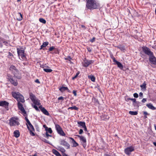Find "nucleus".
<instances>
[{
  "instance_id": "obj_52",
  "label": "nucleus",
  "mask_w": 156,
  "mask_h": 156,
  "mask_svg": "<svg viewBox=\"0 0 156 156\" xmlns=\"http://www.w3.org/2000/svg\"><path fill=\"white\" fill-rule=\"evenodd\" d=\"M83 132V129H80L79 131V134H81Z\"/></svg>"
},
{
  "instance_id": "obj_41",
  "label": "nucleus",
  "mask_w": 156,
  "mask_h": 156,
  "mask_svg": "<svg viewBox=\"0 0 156 156\" xmlns=\"http://www.w3.org/2000/svg\"><path fill=\"white\" fill-rule=\"evenodd\" d=\"M8 54H9V55L8 56V58H11V56H13L12 54L10 52H8Z\"/></svg>"
},
{
  "instance_id": "obj_18",
  "label": "nucleus",
  "mask_w": 156,
  "mask_h": 156,
  "mask_svg": "<svg viewBox=\"0 0 156 156\" xmlns=\"http://www.w3.org/2000/svg\"><path fill=\"white\" fill-rule=\"evenodd\" d=\"M59 90L62 92H63L66 90L68 92H70V90L67 87L62 86L59 89Z\"/></svg>"
},
{
  "instance_id": "obj_47",
  "label": "nucleus",
  "mask_w": 156,
  "mask_h": 156,
  "mask_svg": "<svg viewBox=\"0 0 156 156\" xmlns=\"http://www.w3.org/2000/svg\"><path fill=\"white\" fill-rule=\"evenodd\" d=\"M66 60H68L69 61H70L72 59V58L70 56H68L67 58H66L65 59Z\"/></svg>"
},
{
  "instance_id": "obj_50",
  "label": "nucleus",
  "mask_w": 156,
  "mask_h": 156,
  "mask_svg": "<svg viewBox=\"0 0 156 156\" xmlns=\"http://www.w3.org/2000/svg\"><path fill=\"white\" fill-rule=\"evenodd\" d=\"M43 127L45 129V130L47 131V130L48 129V127L46 126L45 125H43Z\"/></svg>"
},
{
  "instance_id": "obj_30",
  "label": "nucleus",
  "mask_w": 156,
  "mask_h": 156,
  "mask_svg": "<svg viewBox=\"0 0 156 156\" xmlns=\"http://www.w3.org/2000/svg\"><path fill=\"white\" fill-rule=\"evenodd\" d=\"M129 114L132 115H136L137 114L138 112L136 111L133 112L130 111L129 112Z\"/></svg>"
},
{
  "instance_id": "obj_11",
  "label": "nucleus",
  "mask_w": 156,
  "mask_h": 156,
  "mask_svg": "<svg viewBox=\"0 0 156 156\" xmlns=\"http://www.w3.org/2000/svg\"><path fill=\"white\" fill-rule=\"evenodd\" d=\"M60 144L64 146L66 149H69L70 148L69 144L65 140L61 139L60 140Z\"/></svg>"
},
{
  "instance_id": "obj_39",
  "label": "nucleus",
  "mask_w": 156,
  "mask_h": 156,
  "mask_svg": "<svg viewBox=\"0 0 156 156\" xmlns=\"http://www.w3.org/2000/svg\"><path fill=\"white\" fill-rule=\"evenodd\" d=\"M47 132L50 134H51L52 133V131L51 128H48V129L47 130Z\"/></svg>"
},
{
  "instance_id": "obj_14",
  "label": "nucleus",
  "mask_w": 156,
  "mask_h": 156,
  "mask_svg": "<svg viewBox=\"0 0 156 156\" xmlns=\"http://www.w3.org/2000/svg\"><path fill=\"white\" fill-rule=\"evenodd\" d=\"M39 108L40 109L41 111L44 115L48 116L49 115V113L48 112L45 108H44L43 107L42 105H40L39 106Z\"/></svg>"
},
{
  "instance_id": "obj_59",
  "label": "nucleus",
  "mask_w": 156,
  "mask_h": 156,
  "mask_svg": "<svg viewBox=\"0 0 156 156\" xmlns=\"http://www.w3.org/2000/svg\"><path fill=\"white\" fill-rule=\"evenodd\" d=\"M143 114L144 115L146 116L147 115H148V113L147 112L144 111L143 112Z\"/></svg>"
},
{
  "instance_id": "obj_16",
  "label": "nucleus",
  "mask_w": 156,
  "mask_h": 156,
  "mask_svg": "<svg viewBox=\"0 0 156 156\" xmlns=\"http://www.w3.org/2000/svg\"><path fill=\"white\" fill-rule=\"evenodd\" d=\"M31 101L34 104V105H40L41 103L40 101L38 99H36V98H30Z\"/></svg>"
},
{
  "instance_id": "obj_25",
  "label": "nucleus",
  "mask_w": 156,
  "mask_h": 156,
  "mask_svg": "<svg viewBox=\"0 0 156 156\" xmlns=\"http://www.w3.org/2000/svg\"><path fill=\"white\" fill-rule=\"evenodd\" d=\"M52 152L56 156H62L60 153L55 149H53L52 151Z\"/></svg>"
},
{
  "instance_id": "obj_2",
  "label": "nucleus",
  "mask_w": 156,
  "mask_h": 156,
  "mask_svg": "<svg viewBox=\"0 0 156 156\" xmlns=\"http://www.w3.org/2000/svg\"><path fill=\"white\" fill-rule=\"evenodd\" d=\"M86 8L87 10H92L98 9L100 7L99 3L96 0H86Z\"/></svg>"
},
{
  "instance_id": "obj_5",
  "label": "nucleus",
  "mask_w": 156,
  "mask_h": 156,
  "mask_svg": "<svg viewBox=\"0 0 156 156\" xmlns=\"http://www.w3.org/2000/svg\"><path fill=\"white\" fill-rule=\"evenodd\" d=\"M17 101H18V109L20 110L21 111L23 114L27 115V112L24 109L23 105L20 102L22 103H24L25 101L24 98H16Z\"/></svg>"
},
{
  "instance_id": "obj_38",
  "label": "nucleus",
  "mask_w": 156,
  "mask_h": 156,
  "mask_svg": "<svg viewBox=\"0 0 156 156\" xmlns=\"http://www.w3.org/2000/svg\"><path fill=\"white\" fill-rule=\"evenodd\" d=\"M2 43H3L6 46H8V42L7 41H5L4 38H3V41Z\"/></svg>"
},
{
  "instance_id": "obj_10",
  "label": "nucleus",
  "mask_w": 156,
  "mask_h": 156,
  "mask_svg": "<svg viewBox=\"0 0 156 156\" xmlns=\"http://www.w3.org/2000/svg\"><path fill=\"white\" fill-rule=\"evenodd\" d=\"M26 125L27 126V128L30 131V135L33 136H35V134L34 133L35 131V129L33 126L31 124L29 125H28L27 123H26Z\"/></svg>"
},
{
  "instance_id": "obj_24",
  "label": "nucleus",
  "mask_w": 156,
  "mask_h": 156,
  "mask_svg": "<svg viewBox=\"0 0 156 156\" xmlns=\"http://www.w3.org/2000/svg\"><path fill=\"white\" fill-rule=\"evenodd\" d=\"M146 106L148 108L151 110H154L156 109V108L154 107L151 103L147 104Z\"/></svg>"
},
{
  "instance_id": "obj_49",
  "label": "nucleus",
  "mask_w": 156,
  "mask_h": 156,
  "mask_svg": "<svg viewBox=\"0 0 156 156\" xmlns=\"http://www.w3.org/2000/svg\"><path fill=\"white\" fill-rule=\"evenodd\" d=\"M133 96L134 98H138V95L137 93H135L133 94Z\"/></svg>"
},
{
  "instance_id": "obj_48",
  "label": "nucleus",
  "mask_w": 156,
  "mask_h": 156,
  "mask_svg": "<svg viewBox=\"0 0 156 156\" xmlns=\"http://www.w3.org/2000/svg\"><path fill=\"white\" fill-rule=\"evenodd\" d=\"M30 98H35V96L31 93H30Z\"/></svg>"
},
{
  "instance_id": "obj_15",
  "label": "nucleus",
  "mask_w": 156,
  "mask_h": 156,
  "mask_svg": "<svg viewBox=\"0 0 156 156\" xmlns=\"http://www.w3.org/2000/svg\"><path fill=\"white\" fill-rule=\"evenodd\" d=\"M12 96L13 98H22L23 95L19 92H12Z\"/></svg>"
},
{
  "instance_id": "obj_63",
  "label": "nucleus",
  "mask_w": 156,
  "mask_h": 156,
  "mask_svg": "<svg viewBox=\"0 0 156 156\" xmlns=\"http://www.w3.org/2000/svg\"><path fill=\"white\" fill-rule=\"evenodd\" d=\"M130 99H131V98H125V100L126 101H128L129 100H130Z\"/></svg>"
},
{
  "instance_id": "obj_53",
  "label": "nucleus",
  "mask_w": 156,
  "mask_h": 156,
  "mask_svg": "<svg viewBox=\"0 0 156 156\" xmlns=\"http://www.w3.org/2000/svg\"><path fill=\"white\" fill-rule=\"evenodd\" d=\"M81 27L84 30H85L86 29V27L84 25H81Z\"/></svg>"
},
{
  "instance_id": "obj_62",
  "label": "nucleus",
  "mask_w": 156,
  "mask_h": 156,
  "mask_svg": "<svg viewBox=\"0 0 156 156\" xmlns=\"http://www.w3.org/2000/svg\"><path fill=\"white\" fill-rule=\"evenodd\" d=\"M139 95L140 97H142L143 96V94L142 92H140L139 93Z\"/></svg>"
},
{
  "instance_id": "obj_3",
  "label": "nucleus",
  "mask_w": 156,
  "mask_h": 156,
  "mask_svg": "<svg viewBox=\"0 0 156 156\" xmlns=\"http://www.w3.org/2000/svg\"><path fill=\"white\" fill-rule=\"evenodd\" d=\"M9 70L11 73L13 74L14 77L18 79H21V74L20 73L19 70L15 66L13 65L10 66Z\"/></svg>"
},
{
  "instance_id": "obj_8",
  "label": "nucleus",
  "mask_w": 156,
  "mask_h": 156,
  "mask_svg": "<svg viewBox=\"0 0 156 156\" xmlns=\"http://www.w3.org/2000/svg\"><path fill=\"white\" fill-rule=\"evenodd\" d=\"M55 128L58 133L62 136H65L66 134L60 126L58 124H55Z\"/></svg>"
},
{
  "instance_id": "obj_57",
  "label": "nucleus",
  "mask_w": 156,
  "mask_h": 156,
  "mask_svg": "<svg viewBox=\"0 0 156 156\" xmlns=\"http://www.w3.org/2000/svg\"><path fill=\"white\" fill-rule=\"evenodd\" d=\"M22 113L23 114V115L24 116H25V120L26 121L27 120V119H28L27 118V115H25V114H23V113Z\"/></svg>"
},
{
  "instance_id": "obj_7",
  "label": "nucleus",
  "mask_w": 156,
  "mask_h": 156,
  "mask_svg": "<svg viewBox=\"0 0 156 156\" xmlns=\"http://www.w3.org/2000/svg\"><path fill=\"white\" fill-rule=\"evenodd\" d=\"M7 79L8 81L9 82L15 86H17L18 84V83L17 80H14L13 78V77L10 74H8L7 75Z\"/></svg>"
},
{
  "instance_id": "obj_34",
  "label": "nucleus",
  "mask_w": 156,
  "mask_h": 156,
  "mask_svg": "<svg viewBox=\"0 0 156 156\" xmlns=\"http://www.w3.org/2000/svg\"><path fill=\"white\" fill-rule=\"evenodd\" d=\"M90 78L91 81L94 82L95 81V77L93 76H90Z\"/></svg>"
},
{
  "instance_id": "obj_55",
  "label": "nucleus",
  "mask_w": 156,
  "mask_h": 156,
  "mask_svg": "<svg viewBox=\"0 0 156 156\" xmlns=\"http://www.w3.org/2000/svg\"><path fill=\"white\" fill-rule=\"evenodd\" d=\"M27 122V124L28 125H29L30 124H31V123L30 122V121L29 120V119H27V120L26 121Z\"/></svg>"
},
{
  "instance_id": "obj_56",
  "label": "nucleus",
  "mask_w": 156,
  "mask_h": 156,
  "mask_svg": "<svg viewBox=\"0 0 156 156\" xmlns=\"http://www.w3.org/2000/svg\"><path fill=\"white\" fill-rule=\"evenodd\" d=\"M27 122V124L28 125H29L30 124H31V123L30 122V121L29 120V119H27V120L26 121Z\"/></svg>"
},
{
  "instance_id": "obj_43",
  "label": "nucleus",
  "mask_w": 156,
  "mask_h": 156,
  "mask_svg": "<svg viewBox=\"0 0 156 156\" xmlns=\"http://www.w3.org/2000/svg\"><path fill=\"white\" fill-rule=\"evenodd\" d=\"M45 135L46 136V137L47 138H48L49 136L51 137L52 136L51 135H50L48 134V132L47 131H46Z\"/></svg>"
},
{
  "instance_id": "obj_40",
  "label": "nucleus",
  "mask_w": 156,
  "mask_h": 156,
  "mask_svg": "<svg viewBox=\"0 0 156 156\" xmlns=\"http://www.w3.org/2000/svg\"><path fill=\"white\" fill-rule=\"evenodd\" d=\"M37 105H33V108H34L35 110L37 111H40V110L39 109H38V108L37 106Z\"/></svg>"
},
{
  "instance_id": "obj_23",
  "label": "nucleus",
  "mask_w": 156,
  "mask_h": 156,
  "mask_svg": "<svg viewBox=\"0 0 156 156\" xmlns=\"http://www.w3.org/2000/svg\"><path fill=\"white\" fill-rule=\"evenodd\" d=\"M14 136L16 138L19 137L20 136V133L18 130H16L13 132Z\"/></svg>"
},
{
  "instance_id": "obj_33",
  "label": "nucleus",
  "mask_w": 156,
  "mask_h": 156,
  "mask_svg": "<svg viewBox=\"0 0 156 156\" xmlns=\"http://www.w3.org/2000/svg\"><path fill=\"white\" fill-rule=\"evenodd\" d=\"M3 38L0 37V47L2 48L3 47V44L2 43L3 41Z\"/></svg>"
},
{
  "instance_id": "obj_45",
  "label": "nucleus",
  "mask_w": 156,
  "mask_h": 156,
  "mask_svg": "<svg viewBox=\"0 0 156 156\" xmlns=\"http://www.w3.org/2000/svg\"><path fill=\"white\" fill-rule=\"evenodd\" d=\"M87 51L89 52H90L92 51V48H91L89 47H87Z\"/></svg>"
},
{
  "instance_id": "obj_54",
  "label": "nucleus",
  "mask_w": 156,
  "mask_h": 156,
  "mask_svg": "<svg viewBox=\"0 0 156 156\" xmlns=\"http://www.w3.org/2000/svg\"><path fill=\"white\" fill-rule=\"evenodd\" d=\"M35 82L37 83H40V81H39V80L38 79H36L35 80Z\"/></svg>"
},
{
  "instance_id": "obj_42",
  "label": "nucleus",
  "mask_w": 156,
  "mask_h": 156,
  "mask_svg": "<svg viewBox=\"0 0 156 156\" xmlns=\"http://www.w3.org/2000/svg\"><path fill=\"white\" fill-rule=\"evenodd\" d=\"M54 49H55V47L52 46L51 47H50L48 50L49 51H51L53 50H54Z\"/></svg>"
},
{
  "instance_id": "obj_17",
  "label": "nucleus",
  "mask_w": 156,
  "mask_h": 156,
  "mask_svg": "<svg viewBox=\"0 0 156 156\" xmlns=\"http://www.w3.org/2000/svg\"><path fill=\"white\" fill-rule=\"evenodd\" d=\"M113 62H115L117 64L118 66L121 69H122L123 68V66L119 62L116 61L115 58H113Z\"/></svg>"
},
{
  "instance_id": "obj_58",
  "label": "nucleus",
  "mask_w": 156,
  "mask_h": 156,
  "mask_svg": "<svg viewBox=\"0 0 156 156\" xmlns=\"http://www.w3.org/2000/svg\"><path fill=\"white\" fill-rule=\"evenodd\" d=\"M130 100H132L133 101V103L134 102H136V99L135 98H131Z\"/></svg>"
},
{
  "instance_id": "obj_32",
  "label": "nucleus",
  "mask_w": 156,
  "mask_h": 156,
  "mask_svg": "<svg viewBox=\"0 0 156 156\" xmlns=\"http://www.w3.org/2000/svg\"><path fill=\"white\" fill-rule=\"evenodd\" d=\"M44 70L46 73H51L52 71V70L49 69L44 68Z\"/></svg>"
},
{
  "instance_id": "obj_21",
  "label": "nucleus",
  "mask_w": 156,
  "mask_h": 156,
  "mask_svg": "<svg viewBox=\"0 0 156 156\" xmlns=\"http://www.w3.org/2000/svg\"><path fill=\"white\" fill-rule=\"evenodd\" d=\"M76 136H77L80 138V140L81 141H82L84 143H86V140L85 137L83 136H81L78 135H76Z\"/></svg>"
},
{
  "instance_id": "obj_26",
  "label": "nucleus",
  "mask_w": 156,
  "mask_h": 156,
  "mask_svg": "<svg viewBox=\"0 0 156 156\" xmlns=\"http://www.w3.org/2000/svg\"><path fill=\"white\" fill-rule=\"evenodd\" d=\"M49 43L48 42H44L42 44L41 46L40 49H43L44 47H45Z\"/></svg>"
},
{
  "instance_id": "obj_37",
  "label": "nucleus",
  "mask_w": 156,
  "mask_h": 156,
  "mask_svg": "<svg viewBox=\"0 0 156 156\" xmlns=\"http://www.w3.org/2000/svg\"><path fill=\"white\" fill-rule=\"evenodd\" d=\"M54 52L55 54H57L59 53V51L58 48H55V49H54Z\"/></svg>"
},
{
  "instance_id": "obj_9",
  "label": "nucleus",
  "mask_w": 156,
  "mask_h": 156,
  "mask_svg": "<svg viewBox=\"0 0 156 156\" xmlns=\"http://www.w3.org/2000/svg\"><path fill=\"white\" fill-rule=\"evenodd\" d=\"M94 62V60H88L86 58H84L82 63V64L83 66L87 67L90 64L93 63Z\"/></svg>"
},
{
  "instance_id": "obj_4",
  "label": "nucleus",
  "mask_w": 156,
  "mask_h": 156,
  "mask_svg": "<svg viewBox=\"0 0 156 156\" xmlns=\"http://www.w3.org/2000/svg\"><path fill=\"white\" fill-rule=\"evenodd\" d=\"M17 51L19 58L22 60H26L27 58L25 53L24 50L23 48H17Z\"/></svg>"
},
{
  "instance_id": "obj_6",
  "label": "nucleus",
  "mask_w": 156,
  "mask_h": 156,
  "mask_svg": "<svg viewBox=\"0 0 156 156\" xmlns=\"http://www.w3.org/2000/svg\"><path fill=\"white\" fill-rule=\"evenodd\" d=\"M18 118L17 117H11L9 120V124L10 126H18L20 123L18 122Z\"/></svg>"
},
{
  "instance_id": "obj_12",
  "label": "nucleus",
  "mask_w": 156,
  "mask_h": 156,
  "mask_svg": "<svg viewBox=\"0 0 156 156\" xmlns=\"http://www.w3.org/2000/svg\"><path fill=\"white\" fill-rule=\"evenodd\" d=\"M134 151V147L131 146L126 148L124 150L125 153L127 155H129L131 154V152Z\"/></svg>"
},
{
  "instance_id": "obj_29",
  "label": "nucleus",
  "mask_w": 156,
  "mask_h": 156,
  "mask_svg": "<svg viewBox=\"0 0 156 156\" xmlns=\"http://www.w3.org/2000/svg\"><path fill=\"white\" fill-rule=\"evenodd\" d=\"M78 108L76 106L69 107L68 108V109H71V110H75L77 111L78 110Z\"/></svg>"
},
{
  "instance_id": "obj_46",
  "label": "nucleus",
  "mask_w": 156,
  "mask_h": 156,
  "mask_svg": "<svg viewBox=\"0 0 156 156\" xmlns=\"http://www.w3.org/2000/svg\"><path fill=\"white\" fill-rule=\"evenodd\" d=\"M95 37H93L92 39H90V42H92V43H93V42H94V41H95Z\"/></svg>"
},
{
  "instance_id": "obj_19",
  "label": "nucleus",
  "mask_w": 156,
  "mask_h": 156,
  "mask_svg": "<svg viewBox=\"0 0 156 156\" xmlns=\"http://www.w3.org/2000/svg\"><path fill=\"white\" fill-rule=\"evenodd\" d=\"M23 19L22 15L20 12H19L17 13L16 16V19L19 21H20L22 20Z\"/></svg>"
},
{
  "instance_id": "obj_20",
  "label": "nucleus",
  "mask_w": 156,
  "mask_h": 156,
  "mask_svg": "<svg viewBox=\"0 0 156 156\" xmlns=\"http://www.w3.org/2000/svg\"><path fill=\"white\" fill-rule=\"evenodd\" d=\"M58 150L61 152L62 155H64V154H66L65 152L66 151L63 147L61 146H58Z\"/></svg>"
},
{
  "instance_id": "obj_22",
  "label": "nucleus",
  "mask_w": 156,
  "mask_h": 156,
  "mask_svg": "<svg viewBox=\"0 0 156 156\" xmlns=\"http://www.w3.org/2000/svg\"><path fill=\"white\" fill-rule=\"evenodd\" d=\"M69 138L72 140V143L73 144V147H76L79 145L75 141L73 138L72 137H69Z\"/></svg>"
},
{
  "instance_id": "obj_64",
  "label": "nucleus",
  "mask_w": 156,
  "mask_h": 156,
  "mask_svg": "<svg viewBox=\"0 0 156 156\" xmlns=\"http://www.w3.org/2000/svg\"><path fill=\"white\" fill-rule=\"evenodd\" d=\"M83 128H84V130L85 131H87V128L86 126L84 127H83Z\"/></svg>"
},
{
  "instance_id": "obj_1",
  "label": "nucleus",
  "mask_w": 156,
  "mask_h": 156,
  "mask_svg": "<svg viewBox=\"0 0 156 156\" xmlns=\"http://www.w3.org/2000/svg\"><path fill=\"white\" fill-rule=\"evenodd\" d=\"M142 52H141L140 54L142 56H144L145 55L149 56V60L150 63L152 64L156 65V58L154 55L153 53L150 49L146 46H143L142 47Z\"/></svg>"
},
{
  "instance_id": "obj_35",
  "label": "nucleus",
  "mask_w": 156,
  "mask_h": 156,
  "mask_svg": "<svg viewBox=\"0 0 156 156\" xmlns=\"http://www.w3.org/2000/svg\"><path fill=\"white\" fill-rule=\"evenodd\" d=\"M79 73H80V72H77L76 73V75H75L74 77H73L72 78V80H75L76 78L77 77V76H78V75H79Z\"/></svg>"
},
{
  "instance_id": "obj_27",
  "label": "nucleus",
  "mask_w": 156,
  "mask_h": 156,
  "mask_svg": "<svg viewBox=\"0 0 156 156\" xmlns=\"http://www.w3.org/2000/svg\"><path fill=\"white\" fill-rule=\"evenodd\" d=\"M77 123L79 124V126H81L83 128L86 126L85 123L84 122L79 121Z\"/></svg>"
},
{
  "instance_id": "obj_44",
  "label": "nucleus",
  "mask_w": 156,
  "mask_h": 156,
  "mask_svg": "<svg viewBox=\"0 0 156 156\" xmlns=\"http://www.w3.org/2000/svg\"><path fill=\"white\" fill-rule=\"evenodd\" d=\"M133 104L134 106L135 107H136V106H138V103L136 101V102H134L133 103Z\"/></svg>"
},
{
  "instance_id": "obj_60",
  "label": "nucleus",
  "mask_w": 156,
  "mask_h": 156,
  "mask_svg": "<svg viewBox=\"0 0 156 156\" xmlns=\"http://www.w3.org/2000/svg\"><path fill=\"white\" fill-rule=\"evenodd\" d=\"M82 145H83V147L85 148H86V143H83V144Z\"/></svg>"
},
{
  "instance_id": "obj_13",
  "label": "nucleus",
  "mask_w": 156,
  "mask_h": 156,
  "mask_svg": "<svg viewBox=\"0 0 156 156\" xmlns=\"http://www.w3.org/2000/svg\"><path fill=\"white\" fill-rule=\"evenodd\" d=\"M9 102L5 101H0V106L4 107L7 111L9 110Z\"/></svg>"
},
{
  "instance_id": "obj_36",
  "label": "nucleus",
  "mask_w": 156,
  "mask_h": 156,
  "mask_svg": "<svg viewBox=\"0 0 156 156\" xmlns=\"http://www.w3.org/2000/svg\"><path fill=\"white\" fill-rule=\"evenodd\" d=\"M92 101L95 103H99V102L97 98H93Z\"/></svg>"
},
{
  "instance_id": "obj_28",
  "label": "nucleus",
  "mask_w": 156,
  "mask_h": 156,
  "mask_svg": "<svg viewBox=\"0 0 156 156\" xmlns=\"http://www.w3.org/2000/svg\"><path fill=\"white\" fill-rule=\"evenodd\" d=\"M146 83L145 81H144L142 85H140V87L142 89L145 90L146 88Z\"/></svg>"
},
{
  "instance_id": "obj_51",
  "label": "nucleus",
  "mask_w": 156,
  "mask_h": 156,
  "mask_svg": "<svg viewBox=\"0 0 156 156\" xmlns=\"http://www.w3.org/2000/svg\"><path fill=\"white\" fill-rule=\"evenodd\" d=\"M73 94H74L75 96H76V91L74 90L73 91Z\"/></svg>"
},
{
  "instance_id": "obj_31",
  "label": "nucleus",
  "mask_w": 156,
  "mask_h": 156,
  "mask_svg": "<svg viewBox=\"0 0 156 156\" xmlns=\"http://www.w3.org/2000/svg\"><path fill=\"white\" fill-rule=\"evenodd\" d=\"M39 21L40 22L44 24L46 23V20L42 18H39Z\"/></svg>"
},
{
  "instance_id": "obj_61",
  "label": "nucleus",
  "mask_w": 156,
  "mask_h": 156,
  "mask_svg": "<svg viewBox=\"0 0 156 156\" xmlns=\"http://www.w3.org/2000/svg\"><path fill=\"white\" fill-rule=\"evenodd\" d=\"M146 101V99L145 98H143V100H142V102L143 103H144Z\"/></svg>"
}]
</instances>
